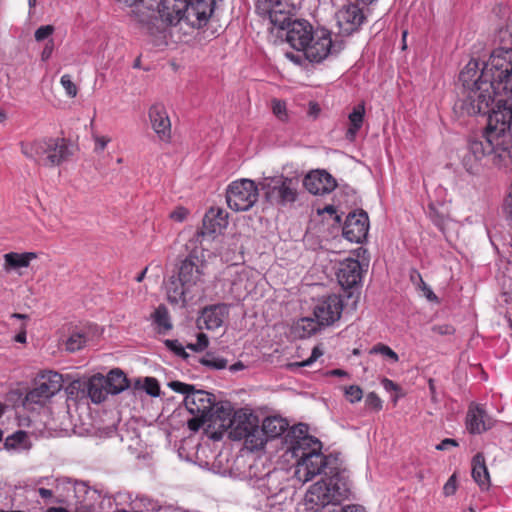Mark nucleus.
<instances>
[{
    "label": "nucleus",
    "mask_w": 512,
    "mask_h": 512,
    "mask_svg": "<svg viewBox=\"0 0 512 512\" xmlns=\"http://www.w3.org/2000/svg\"><path fill=\"white\" fill-rule=\"evenodd\" d=\"M479 62L470 60L460 72L459 80L463 85V98L460 108L468 115L486 114L496 95L503 91L478 76Z\"/></svg>",
    "instance_id": "nucleus-1"
},
{
    "label": "nucleus",
    "mask_w": 512,
    "mask_h": 512,
    "mask_svg": "<svg viewBox=\"0 0 512 512\" xmlns=\"http://www.w3.org/2000/svg\"><path fill=\"white\" fill-rule=\"evenodd\" d=\"M286 41L298 51H302L306 60L321 63L333 51L331 32L326 29L314 30L305 20H296L288 25Z\"/></svg>",
    "instance_id": "nucleus-2"
},
{
    "label": "nucleus",
    "mask_w": 512,
    "mask_h": 512,
    "mask_svg": "<svg viewBox=\"0 0 512 512\" xmlns=\"http://www.w3.org/2000/svg\"><path fill=\"white\" fill-rule=\"evenodd\" d=\"M215 0H161L158 12L161 20L180 28L200 29L209 21Z\"/></svg>",
    "instance_id": "nucleus-3"
},
{
    "label": "nucleus",
    "mask_w": 512,
    "mask_h": 512,
    "mask_svg": "<svg viewBox=\"0 0 512 512\" xmlns=\"http://www.w3.org/2000/svg\"><path fill=\"white\" fill-rule=\"evenodd\" d=\"M206 263L194 253L183 259L178 267L177 278H172L167 286V296L172 303H185L187 297L198 292L204 283Z\"/></svg>",
    "instance_id": "nucleus-4"
},
{
    "label": "nucleus",
    "mask_w": 512,
    "mask_h": 512,
    "mask_svg": "<svg viewBox=\"0 0 512 512\" xmlns=\"http://www.w3.org/2000/svg\"><path fill=\"white\" fill-rule=\"evenodd\" d=\"M511 111H491L488 142L493 143L492 162L504 169L512 168V134L510 133Z\"/></svg>",
    "instance_id": "nucleus-5"
},
{
    "label": "nucleus",
    "mask_w": 512,
    "mask_h": 512,
    "mask_svg": "<svg viewBox=\"0 0 512 512\" xmlns=\"http://www.w3.org/2000/svg\"><path fill=\"white\" fill-rule=\"evenodd\" d=\"M349 495L348 483L338 474L313 484L305 494V506L311 512H318L327 505L340 504Z\"/></svg>",
    "instance_id": "nucleus-6"
},
{
    "label": "nucleus",
    "mask_w": 512,
    "mask_h": 512,
    "mask_svg": "<svg viewBox=\"0 0 512 512\" xmlns=\"http://www.w3.org/2000/svg\"><path fill=\"white\" fill-rule=\"evenodd\" d=\"M22 154L38 165L59 166L69 157L68 145L63 138H44L30 142H21Z\"/></svg>",
    "instance_id": "nucleus-7"
},
{
    "label": "nucleus",
    "mask_w": 512,
    "mask_h": 512,
    "mask_svg": "<svg viewBox=\"0 0 512 512\" xmlns=\"http://www.w3.org/2000/svg\"><path fill=\"white\" fill-rule=\"evenodd\" d=\"M478 76L494 82L504 95H512V49L500 47L493 50Z\"/></svg>",
    "instance_id": "nucleus-8"
},
{
    "label": "nucleus",
    "mask_w": 512,
    "mask_h": 512,
    "mask_svg": "<svg viewBox=\"0 0 512 512\" xmlns=\"http://www.w3.org/2000/svg\"><path fill=\"white\" fill-rule=\"evenodd\" d=\"M268 202L279 207L293 205L299 196L300 180L298 177L284 175L265 178L259 184Z\"/></svg>",
    "instance_id": "nucleus-9"
},
{
    "label": "nucleus",
    "mask_w": 512,
    "mask_h": 512,
    "mask_svg": "<svg viewBox=\"0 0 512 512\" xmlns=\"http://www.w3.org/2000/svg\"><path fill=\"white\" fill-rule=\"evenodd\" d=\"M259 187L251 179L232 181L226 189V202L235 212L250 210L258 201Z\"/></svg>",
    "instance_id": "nucleus-10"
},
{
    "label": "nucleus",
    "mask_w": 512,
    "mask_h": 512,
    "mask_svg": "<svg viewBox=\"0 0 512 512\" xmlns=\"http://www.w3.org/2000/svg\"><path fill=\"white\" fill-rule=\"evenodd\" d=\"M63 386L62 375L54 371H45L41 373L35 383V387L30 390L25 397L26 402L42 404L56 393Z\"/></svg>",
    "instance_id": "nucleus-11"
},
{
    "label": "nucleus",
    "mask_w": 512,
    "mask_h": 512,
    "mask_svg": "<svg viewBox=\"0 0 512 512\" xmlns=\"http://www.w3.org/2000/svg\"><path fill=\"white\" fill-rule=\"evenodd\" d=\"M235 413L229 403L214 405L208 415V431L211 439L218 441L222 439L225 432L230 431Z\"/></svg>",
    "instance_id": "nucleus-12"
},
{
    "label": "nucleus",
    "mask_w": 512,
    "mask_h": 512,
    "mask_svg": "<svg viewBox=\"0 0 512 512\" xmlns=\"http://www.w3.org/2000/svg\"><path fill=\"white\" fill-rule=\"evenodd\" d=\"M330 462L331 457L325 456L322 452L306 456L303 459L297 460L294 477L299 482L306 483L321 473L327 475L326 469L329 468Z\"/></svg>",
    "instance_id": "nucleus-13"
},
{
    "label": "nucleus",
    "mask_w": 512,
    "mask_h": 512,
    "mask_svg": "<svg viewBox=\"0 0 512 512\" xmlns=\"http://www.w3.org/2000/svg\"><path fill=\"white\" fill-rule=\"evenodd\" d=\"M343 308L341 296L330 294L318 300L314 307V316L320 325L329 326L340 319Z\"/></svg>",
    "instance_id": "nucleus-14"
},
{
    "label": "nucleus",
    "mask_w": 512,
    "mask_h": 512,
    "mask_svg": "<svg viewBox=\"0 0 512 512\" xmlns=\"http://www.w3.org/2000/svg\"><path fill=\"white\" fill-rule=\"evenodd\" d=\"M335 18L340 32L344 35L358 31L366 19L363 9L357 4L344 5L336 12Z\"/></svg>",
    "instance_id": "nucleus-15"
},
{
    "label": "nucleus",
    "mask_w": 512,
    "mask_h": 512,
    "mask_svg": "<svg viewBox=\"0 0 512 512\" xmlns=\"http://www.w3.org/2000/svg\"><path fill=\"white\" fill-rule=\"evenodd\" d=\"M369 230V219L366 212L349 213L343 226V236L350 242L361 243L366 239Z\"/></svg>",
    "instance_id": "nucleus-16"
},
{
    "label": "nucleus",
    "mask_w": 512,
    "mask_h": 512,
    "mask_svg": "<svg viewBox=\"0 0 512 512\" xmlns=\"http://www.w3.org/2000/svg\"><path fill=\"white\" fill-rule=\"evenodd\" d=\"M151 127L158 139L169 144L172 139L171 120L163 104H153L148 111Z\"/></svg>",
    "instance_id": "nucleus-17"
},
{
    "label": "nucleus",
    "mask_w": 512,
    "mask_h": 512,
    "mask_svg": "<svg viewBox=\"0 0 512 512\" xmlns=\"http://www.w3.org/2000/svg\"><path fill=\"white\" fill-rule=\"evenodd\" d=\"M229 316V305L218 303L204 307L197 320L200 329L216 330Z\"/></svg>",
    "instance_id": "nucleus-18"
},
{
    "label": "nucleus",
    "mask_w": 512,
    "mask_h": 512,
    "mask_svg": "<svg viewBox=\"0 0 512 512\" xmlns=\"http://www.w3.org/2000/svg\"><path fill=\"white\" fill-rule=\"evenodd\" d=\"M303 186L311 194L324 195L332 192L337 187V182L325 170H315L305 176Z\"/></svg>",
    "instance_id": "nucleus-19"
},
{
    "label": "nucleus",
    "mask_w": 512,
    "mask_h": 512,
    "mask_svg": "<svg viewBox=\"0 0 512 512\" xmlns=\"http://www.w3.org/2000/svg\"><path fill=\"white\" fill-rule=\"evenodd\" d=\"M184 404L191 414L208 416L213 410L215 399L214 395L209 392L194 390L185 397Z\"/></svg>",
    "instance_id": "nucleus-20"
},
{
    "label": "nucleus",
    "mask_w": 512,
    "mask_h": 512,
    "mask_svg": "<svg viewBox=\"0 0 512 512\" xmlns=\"http://www.w3.org/2000/svg\"><path fill=\"white\" fill-rule=\"evenodd\" d=\"M494 419L480 405H471L466 416V427L471 434H481L491 429Z\"/></svg>",
    "instance_id": "nucleus-21"
},
{
    "label": "nucleus",
    "mask_w": 512,
    "mask_h": 512,
    "mask_svg": "<svg viewBox=\"0 0 512 512\" xmlns=\"http://www.w3.org/2000/svg\"><path fill=\"white\" fill-rule=\"evenodd\" d=\"M337 279L344 289L358 285L362 279V267L357 259L348 258L340 262Z\"/></svg>",
    "instance_id": "nucleus-22"
},
{
    "label": "nucleus",
    "mask_w": 512,
    "mask_h": 512,
    "mask_svg": "<svg viewBox=\"0 0 512 512\" xmlns=\"http://www.w3.org/2000/svg\"><path fill=\"white\" fill-rule=\"evenodd\" d=\"M321 449L322 443L317 438L307 434L294 436L289 446V451L297 460L317 454L321 452Z\"/></svg>",
    "instance_id": "nucleus-23"
},
{
    "label": "nucleus",
    "mask_w": 512,
    "mask_h": 512,
    "mask_svg": "<svg viewBox=\"0 0 512 512\" xmlns=\"http://www.w3.org/2000/svg\"><path fill=\"white\" fill-rule=\"evenodd\" d=\"M258 422V418L253 414L236 412L233 425L229 431V438L232 440H243Z\"/></svg>",
    "instance_id": "nucleus-24"
},
{
    "label": "nucleus",
    "mask_w": 512,
    "mask_h": 512,
    "mask_svg": "<svg viewBox=\"0 0 512 512\" xmlns=\"http://www.w3.org/2000/svg\"><path fill=\"white\" fill-rule=\"evenodd\" d=\"M490 131V115L488 116L487 126L480 138H473L469 141L468 149L469 152L475 157L476 160H480L487 155H491L493 151V143L488 142Z\"/></svg>",
    "instance_id": "nucleus-25"
},
{
    "label": "nucleus",
    "mask_w": 512,
    "mask_h": 512,
    "mask_svg": "<svg viewBox=\"0 0 512 512\" xmlns=\"http://www.w3.org/2000/svg\"><path fill=\"white\" fill-rule=\"evenodd\" d=\"M37 258V254L35 252H9L4 254L3 259V269L6 272H10L12 270H16L19 268H27L29 267L32 260Z\"/></svg>",
    "instance_id": "nucleus-26"
},
{
    "label": "nucleus",
    "mask_w": 512,
    "mask_h": 512,
    "mask_svg": "<svg viewBox=\"0 0 512 512\" xmlns=\"http://www.w3.org/2000/svg\"><path fill=\"white\" fill-rule=\"evenodd\" d=\"M471 474L481 488L487 489L490 486V475L483 453L479 452L473 457Z\"/></svg>",
    "instance_id": "nucleus-27"
},
{
    "label": "nucleus",
    "mask_w": 512,
    "mask_h": 512,
    "mask_svg": "<svg viewBox=\"0 0 512 512\" xmlns=\"http://www.w3.org/2000/svg\"><path fill=\"white\" fill-rule=\"evenodd\" d=\"M87 393L93 403H101L109 393L105 377L101 374L92 376L87 382Z\"/></svg>",
    "instance_id": "nucleus-28"
},
{
    "label": "nucleus",
    "mask_w": 512,
    "mask_h": 512,
    "mask_svg": "<svg viewBox=\"0 0 512 512\" xmlns=\"http://www.w3.org/2000/svg\"><path fill=\"white\" fill-rule=\"evenodd\" d=\"M281 472L274 470L268 472L263 478L259 480L258 487L263 491L267 497H274L283 490V485L280 481Z\"/></svg>",
    "instance_id": "nucleus-29"
},
{
    "label": "nucleus",
    "mask_w": 512,
    "mask_h": 512,
    "mask_svg": "<svg viewBox=\"0 0 512 512\" xmlns=\"http://www.w3.org/2000/svg\"><path fill=\"white\" fill-rule=\"evenodd\" d=\"M261 427L267 439H274L281 436L286 431L288 423L281 417L270 416L263 420Z\"/></svg>",
    "instance_id": "nucleus-30"
},
{
    "label": "nucleus",
    "mask_w": 512,
    "mask_h": 512,
    "mask_svg": "<svg viewBox=\"0 0 512 512\" xmlns=\"http://www.w3.org/2000/svg\"><path fill=\"white\" fill-rule=\"evenodd\" d=\"M107 389L111 394H118L129 386L126 375L120 369L111 370L105 377Z\"/></svg>",
    "instance_id": "nucleus-31"
},
{
    "label": "nucleus",
    "mask_w": 512,
    "mask_h": 512,
    "mask_svg": "<svg viewBox=\"0 0 512 512\" xmlns=\"http://www.w3.org/2000/svg\"><path fill=\"white\" fill-rule=\"evenodd\" d=\"M365 115V106L364 103H360L353 108V111L349 114V123L350 126L346 132V138L349 140H354L357 132L362 127Z\"/></svg>",
    "instance_id": "nucleus-32"
},
{
    "label": "nucleus",
    "mask_w": 512,
    "mask_h": 512,
    "mask_svg": "<svg viewBox=\"0 0 512 512\" xmlns=\"http://www.w3.org/2000/svg\"><path fill=\"white\" fill-rule=\"evenodd\" d=\"M243 440L245 447L250 451L261 450L264 448L266 442L268 441L262 427L259 426V422L255 425L253 430H251L247 436H245Z\"/></svg>",
    "instance_id": "nucleus-33"
},
{
    "label": "nucleus",
    "mask_w": 512,
    "mask_h": 512,
    "mask_svg": "<svg viewBox=\"0 0 512 512\" xmlns=\"http://www.w3.org/2000/svg\"><path fill=\"white\" fill-rule=\"evenodd\" d=\"M321 326L317 319L304 317L299 319L293 327L294 334L299 338H307L314 334Z\"/></svg>",
    "instance_id": "nucleus-34"
},
{
    "label": "nucleus",
    "mask_w": 512,
    "mask_h": 512,
    "mask_svg": "<svg viewBox=\"0 0 512 512\" xmlns=\"http://www.w3.org/2000/svg\"><path fill=\"white\" fill-rule=\"evenodd\" d=\"M225 215L220 209H210L203 219V225L211 232L216 233L225 225Z\"/></svg>",
    "instance_id": "nucleus-35"
},
{
    "label": "nucleus",
    "mask_w": 512,
    "mask_h": 512,
    "mask_svg": "<svg viewBox=\"0 0 512 512\" xmlns=\"http://www.w3.org/2000/svg\"><path fill=\"white\" fill-rule=\"evenodd\" d=\"M153 320L160 331H168L172 328L168 309L164 305L156 308L153 313Z\"/></svg>",
    "instance_id": "nucleus-36"
},
{
    "label": "nucleus",
    "mask_w": 512,
    "mask_h": 512,
    "mask_svg": "<svg viewBox=\"0 0 512 512\" xmlns=\"http://www.w3.org/2000/svg\"><path fill=\"white\" fill-rule=\"evenodd\" d=\"M86 342L87 337L85 334L80 332L72 333L66 341V349L70 352L78 351L85 346Z\"/></svg>",
    "instance_id": "nucleus-37"
},
{
    "label": "nucleus",
    "mask_w": 512,
    "mask_h": 512,
    "mask_svg": "<svg viewBox=\"0 0 512 512\" xmlns=\"http://www.w3.org/2000/svg\"><path fill=\"white\" fill-rule=\"evenodd\" d=\"M200 363L211 369H224L227 366V360L217 357L212 353H207L200 360Z\"/></svg>",
    "instance_id": "nucleus-38"
},
{
    "label": "nucleus",
    "mask_w": 512,
    "mask_h": 512,
    "mask_svg": "<svg viewBox=\"0 0 512 512\" xmlns=\"http://www.w3.org/2000/svg\"><path fill=\"white\" fill-rule=\"evenodd\" d=\"M322 355H323V351L320 349V347L319 346H315L312 349V353H311V356L309 358H307L306 360H303L301 362L288 363L286 365V367H287V369H289L291 371H294L295 369L300 368V367L310 366L312 363H314Z\"/></svg>",
    "instance_id": "nucleus-39"
},
{
    "label": "nucleus",
    "mask_w": 512,
    "mask_h": 512,
    "mask_svg": "<svg viewBox=\"0 0 512 512\" xmlns=\"http://www.w3.org/2000/svg\"><path fill=\"white\" fill-rule=\"evenodd\" d=\"M369 353L370 354H380L384 357L389 358L393 362H398V360H399L398 354L395 351H393L388 345H385L383 343H378V344L374 345L370 349Z\"/></svg>",
    "instance_id": "nucleus-40"
},
{
    "label": "nucleus",
    "mask_w": 512,
    "mask_h": 512,
    "mask_svg": "<svg viewBox=\"0 0 512 512\" xmlns=\"http://www.w3.org/2000/svg\"><path fill=\"white\" fill-rule=\"evenodd\" d=\"M27 439V433L25 431L19 430L12 434L11 436H8L5 440V447L7 449L11 448H17L21 446L25 440Z\"/></svg>",
    "instance_id": "nucleus-41"
},
{
    "label": "nucleus",
    "mask_w": 512,
    "mask_h": 512,
    "mask_svg": "<svg viewBox=\"0 0 512 512\" xmlns=\"http://www.w3.org/2000/svg\"><path fill=\"white\" fill-rule=\"evenodd\" d=\"M272 111L274 115L280 120V121H287L288 120V113H287V107L286 103L279 99H273L272 100Z\"/></svg>",
    "instance_id": "nucleus-42"
},
{
    "label": "nucleus",
    "mask_w": 512,
    "mask_h": 512,
    "mask_svg": "<svg viewBox=\"0 0 512 512\" xmlns=\"http://www.w3.org/2000/svg\"><path fill=\"white\" fill-rule=\"evenodd\" d=\"M344 394L350 403L359 402L363 397V391L358 385H350L345 387Z\"/></svg>",
    "instance_id": "nucleus-43"
},
{
    "label": "nucleus",
    "mask_w": 512,
    "mask_h": 512,
    "mask_svg": "<svg viewBox=\"0 0 512 512\" xmlns=\"http://www.w3.org/2000/svg\"><path fill=\"white\" fill-rule=\"evenodd\" d=\"M168 387L171 388L176 393L185 395V397L195 390L193 385L186 384L180 381H171L168 383Z\"/></svg>",
    "instance_id": "nucleus-44"
},
{
    "label": "nucleus",
    "mask_w": 512,
    "mask_h": 512,
    "mask_svg": "<svg viewBox=\"0 0 512 512\" xmlns=\"http://www.w3.org/2000/svg\"><path fill=\"white\" fill-rule=\"evenodd\" d=\"M144 390L147 394L157 397L160 394V386L157 379L153 377H146L144 380Z\"/></svg>",
    "instance_id": "nucleus-45"
},
{
    "label": "nucleus",
    "mask_w": 512,
    "mask_h": 512,
    "mask_svg": "<svg viewBox=\"0 0 512 512\" xmlns=\"http://www.w3.org/2000/svg\"><path fill=\"white\" fill-rule=\"evenodd\" d=\"M60 83H61L62 87L65 89L66 94L69 97L74 98L77 95V92H78L77 87L71 80L70 75H68V74L63 75L60 79Z\"/></svg>",
    "instance_id": "nucleus-46"
},
{
    "label": "nucleus",
    "mask_w": 512,
    "mask_h": 512,
    "mask_svg": "<svg viewBox=\"0 0 512 512\" xmlns=\"http://www.w3.org/2000/svg\"><path fill=\"white\" fill-rule=\"evenodd\" d=\"M205 423L208 424V416L206 415H194L193 418L188 420V428L191 431H198Z\"/></svg>",
    "instance_id": "nucleus-47"
},
{
    "label": "nucleus",
    "mask_w": 512,
    "mask_h": 512,
    "mask_svg": "<svg viewBox=\"0 0 512 512\" xmlns=\"http://www.w3.org/2000/svg\"><path fill=\"white\" fill-rule=\"evenodd\" d=\"M365 403H366L367 407H369L375 411H379L382 409V400L374 392H370L366 396Z\"/></svg>",
    "instance_id": "nucleus-48"
},
{
    "label": "nucleus",
    "mask_w": 512,
    "mask_h": 512,
    "mask_svg": "<svg viewBox=\"0 0 512 512\" xmlns=\"http://www.w3.org/2000/svg\"><path fill=\"white\" fill-rule=\"evenodd\" d=\"M165 344L177 356H180L184 359L188 358V353H186L184 347L177 340H166Z\"/></svg>",
    "instance_id": "nucleus-49"
},
{
    "label": "nucleus",
    "mask_w": 512,
    "mask_h": 512,
    "mask_svg": "<svg viewBox=\"0 0 512 512\" xmlns=\"http://www.w3.org/2000/svg\"><path fill=\"white\" fill-rule=\"evenodd\" d=\"M209 344L208 337L204 333L197 335V342L195 344H189L187 347L195 352L203 351Z\"/></svg>",
    "instance_id": "nucleus-50"
},
{
    "label": "nucleus",
    "mask_w": 512,
    "mask_h": 512,
    "mask_svg": "<svg viewBox=\"0 0 512 512\" xmlns=\"http://www.w3.org/2000/svg\"><path fill=\"white\" fill-rule=\"evenodd\" d=\"M54 32V27L52 25H44V26H40L36 31H35V39L36 41L40 42V41H43L47 38H49Z\"/></svg>",
    "instance_id": "nucleus-51"
},
{
    "label": "nucleus",
    "mask_w": 512,
    "mask_h": 512,
    "mask_svg": "<svg viewBox=\"0 0 512 512\" xmlns=\"http://www.w3.org/2000/svg\"><path fill=\"white\" fill-rule=\"evenodd\" d=\"M189 214V211L182 206L177 207L170 213V218L176 222H183Z\"/></svg>",
    "instance_id": "nucleus-52"
},
{
    "label": "nucleus",
    "mask_w": 512,
    "mask_h": 512,
    "mask_svg": "<svg viewBox=\"0 0 512 512\" xmlns=\"http://www.w3.org/2000/svg\"><path fill=\"white\" fill-rule=\"evenodd\" d=\"M457 490L456 476L453 474L445 483L443 487V493L445 496H451L455 494Z\"/></svg>",
    "instance_id": "nucleus-53"
},
{
    "label": "nucleus",
    "mask_w": 512,
    "mask_h": 512,
    "mask_svg": "<svg viewBox=\"0 0 512 512\" xmlns=\"http://www.w3.org/2000/svg\"><path fill=\"white\" fill-rule=\"evenodd\" d=\"M432 329L435 333L440 335H450L455 331L451 325H435Z\"/></svg>",
    "instance_id": "nucleus-54"
},
{
    "label": "nucleus",
    "mask_w": 512,
    "mask_h": 512,
    "mask_svg": "<svg viewBox=\"0 0 512 512\" xmlns=\"http://www.w3.org/2000/svg\"><path fill=\"white\" fill-rule=\"evenodd\" d=\"M457 446H458V442L455 439L446 438V439L442 440L436 446V449L443 451V450L449 449L450 447H457Z\"/></svg>",
    "instance_id": "nucleus-55"
},
{
    "label": "nucleus",
    "mask_w": 512,
    "mask_h": 512,
    "mask_svg": "<svg viewBox=\"0 0 512 512\" xmlns=\"http://www.w3.org/2000/svg\"><path fill=\"white\" fill-rule=\"evenodd\" d=\"M95 146L97 150H104L107 144L110 142V138L107 136H95Z\"/></svg>",
    "instance_id": "nucleus-56"
},
{
    "label": "nucleus",
    "mask_w": 512,
    "mask_h": 512,
    "mask_svg": "<svg viewBox=\"0 0 512 512\" xmlns=\"http://www.w3.org/2000/svg\"><path fill=\"white\" fill-rule=\"evenodd\" d=\"M381 384L386 391H399L400 390L399 385L388 378H383L381 381Z\"/></svg>",
    "instance_id": "nucleus-57"
},
{
    "label": "nucleus",
    "mask_w": 512,
    "mask_h": 512,
    "mask_svg": "<svg viewBox=\"0 0 512 512\" xmlns=\"http://www.w3.org/2000/svg\"><path fill=\"white\" fill-rule=\"evenodd\" d=\"M52 51H53V40H49V42L45 45V47L41 53L42 60L46 61L47 59H49L52 54Z\"/></svg>",
    "instance_id": "nucleus-58"
},
{
    "label": "nucleus",
    "mask_w": 512,
    "mask_h": 512,
    "mask_svg": "<svg viewBox=\"0 0 512 512\" xmlns=\"http://www.w3.org/2000/svg\"><path fill=\"white\" fill-rule=\"evenodd\" d=\"M14 340L18 343H26V324L22 323L19 333L15 336Z\"/></svg>",
    "instance_id": "nucleus-59"
},
{
    "label": "nucleus",
    "mask_w": 512,
    "mask_h": 512,
    "mask_svg": "<svg viewBox=\"0 0 512 512\" xmlns=\"http://www.w3.org/2000/svg\"><path fill=\"white\" fill-rule=\"evenodd\" d=\"M285 56L295 64L300 65L302 63V57L300 55L294 54L293 52H287Z\"/></svg>",
    "instance_id": "nucleus-60"
},
{
    "label": "nucleus",
    "mask_w": 512,
    "mask_h": 512,
    "mask_svg": "<svg viewBox=\"0 0 512 512\" xmlns=\"http://www.w3.org/2000/svg\"><path fill=\"white\" fill-rule=\"evenodd\" d=\"M342 512H365V509L360 505H348L343 508Z\"/></svg>",
    "instance_id": "nucleus-61"
},
{
    "label": "nucleus",
    "mask_w": 512,
    "mask_h": 512,
    "mask_svg": "<svg viewBox=\"0 0 512 512\" xmlns=\"http://www.w3.org/2000/svg\"><path fill=\"white\" fill-rule=\"evenodd\" d=\"M38 493L44 499H48V498H51L53 496L52 490L46 489V488H39L38 489Z\"/></svg>",
    "instance_id": "nucleus-62"
},
{
    "label": "nucleus",
    "mask_w": 512,
    "mask_h": 512,
    "mask_svg": "<svg viewBox=\"0 0 512 512\" xmlns=\"http://www.w3.org/2000/svg\"><path fill=\"white\" fill-rule=\"evenodd\" d=\"M327 374L330 376H337V377H344V376L348 375V373L342 369H333V370H330Z\"/></svg>",
    "instance_id": "nucleus-63"
},
{
    "label": "nucleus",
    "mask_w": 512,
    "mask_h": 512,
    "mask_svg": "<svg viewBox=\"0 0 512 512\" xmlns=\"http://www.w3.org/2000/svg\"><path fill=\"white\" fill-rule=\"evenodd\" d=\"M320 111V108L318 107V105L316 103H310L309 104V114L310 115H314L316 116Z\"/></svg>",
    "instance_id": "nucleus-64"
}]
</instances>
